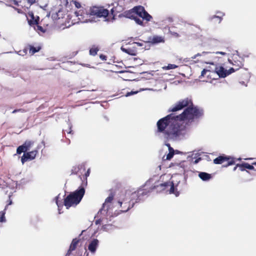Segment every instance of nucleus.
<instances>
[{"label":"nucleus","mask_w":256,"mask_h":256,"mask_svg":"<svg viewBox=\"0 0 256 256\" xmlns=\"http://www.w3.org/2000/svg\"><path fill=\"white\" fill-rule=\"evenodd\" d=\"M168 112L172 113L160 118L156 123V132L162 133L167 140L175 139L182 134L184 130L182 121H192L204 114L203 110L194 106L192 99L188 98L178 102Z\"/></svg>","instance_id":"f257e3e1"},{"label":"nucleus","mask_w":256,"mask_h":256,"mask_svg":"<svg viewBox=\"0 0 256 256\" xmlns=\"http://www.w3.org/2000/svg\"><path fill=\"white\" fill-rule=\"evenodd\" d=\"M85 194V189L84 186H81L74 192H70L64 200V204L59 202L58 196L56 198V204L58 208L62 207L64 205L67 209L71 206H76L82 200Z\"/></svg>","instance_id":"f03ea898"},{"label":"nucleus","mask_w":256,"mask_h":256,"mask_svg":"<svg viewBox=\"0 0 256 256\" xmlns=\"http://www.w3.org/2000/svg\"><path fill=\"white\" fill-rule=\"evenodd\" d=\"M84 11L82 10L75 12L76 16L81 22H86L89 14L98 18H106L109 14L108 10L103 7L93 6L90 8V14L84 12Z\"/></svg>","instance_id":"7ed1b4c3"},{"label":"nucleus","mask_w":256,"mask_h":256,"mask_svg":"<svg viewBox=\"0 0 256 256\" xmlns=\"http://www.w3.org/2000/svg\"><path fill=\"white\" fill-rule=\"evenodd\" d=\"M34 144V141L27 140L22 145L18 147L16 149V153L18 154H20L23 152H24L21 158L22 164H24L28 160H33L36 158L38 154V150H35L30 152H27L32 147Z\"/></svg>","instance_id":"20e7f679"},{"label":"nucleus","mask_w":256,"mask_h":256,"mask_svg":"<svg viewBox=\"0 0 256 256\" xmlns=\"http://www.w3.org/2000/svg\"><path fill=\"white\" fill-rule=\"evenodd\" d=\"M139 192H134L131 194L130 197L126 194H122L121 200L118 201V203L121 208L120 211L126 212L132 208L135 202H138Z\"/></svg>","instance_id":"39448f33"},{"label":"nucleus","mask_w":256,"mask_h":256,"mask_svg":"<svg viewBox=\"0 0 256 256\" xmlns=\"http://www.w3.org/2000/svg\"><path fill=\"white\" fill-rule=\"evenodd\" d=\"M225 162H227V164H224L223 166L224 167H228L230 166L235 164V158L223 154L218 156L214 160V163L215 164H223Z\"/></svg>","instance_id":"423d86ee"},{"label":"nucleus","mask_w":256,"mask_h":256,"mask_svg":"<svg viewBox=\"0 0 256 256\" xmlns=\"http://www.w3.org/2000/svg\"><path fill=\"white\" fill-rule=\"evenodd\" d=\"M135 11L136 16L142 18V20H145L148 22H150L152 18V16L148 14L145 10L144 8L141 6H136L133 8Z\"/></svg>","instance_id":"0eeeda50"},{"label":"nucleus","mask_w":256,"mask_h":256,"mask_svg":"<svg viewBox=\"0 0 256 256\" xmlns=\"http://www.w3.org/2000/svg\"><path fill=\"white\" fill-rule=\"evenodd\" d=\"M229 60L233 66L232 68L234 69V72L238 70L244 66V60L238 54H234L232 60Z\"/></svg>","instance_id":"6e6552de"},{"label":"nucleus","mask_w":256,"mask_h":256,"mask_svg":"<svg viewBox=\"0 0 256 256\" xmlns=\"http://www.w3.org/2000/svg\"><path fill=\"white\" fill-rule=\"evenodd\" d=\"M158 186L160 187L162 190H166L170 194H174L176 196L178 195V192H175L174 184L172 181H168L160 184L159 186Z\"/></svg>","instance_id":"1a4fd4ad"},{"label":"nucleus","mask_w":256,"mask_h":256,"mask_svg":"<svg viewBox=\"0 0 256 256\" xmlns=\"http://www.w3.org/2000/svg\"><path fill=\"white\" fill-rule=\"evenodd\" d=\"M214 71L219 77L225 78L230 74L234 72V69L232 68H230L227 70L223 66H218L215 68Z\"/></svg>","instance_id":"9d476101"},{"label":"nucleus","mask_w":256,"mask_h":256,"mask_svg":"<svg viewBox=\"0 0 256 256\" xmlns=\"http://www.w3.org/2000/svg\"><path fill=\"white\" fill-rule=\"evenodd\" d=\"M114 194L111 193L106 199L105 202L102 205V208L100 210V211H108V209L110 208L112 202L114 200Z\"/></svg>","instance_id":"9b49d317"},{"label":"nucleus","mask_w":256,"mask_h":256,"mask_svg":"<svg viewBox=\"0 0 256 256\" xmlns=\"http://www.w3.org/2000/svg\"><path fill=\"white\" fill-rule=\"evenodd\" d=\"M80 239L79 238H74L70 244V248L68 251L66 256L70 255L71 252L77 248L78 244L80 242Z\"/></svg>","instance_id":"f8f14e48"},{"label":"nucleus","mask_w":256,"mask_h":256,"mask_svg":"<svg viewBox=\"0 0 256 256\" xmlns=\"http://www.w3.org/2000/svg\"><path fill=\"white\" fill-rule=\"evenodd\" d=\"M98 240L97 239L92 240L88 246V250L92 254H94L98 246Z\"/></svg>","instance_id":"ddd939ff"},{"label":"nucleus","mask_w":256,"mask_h":256,"mask_svg":"<svg viewBox=\"0 0 256 256\" xmlns=\"http://www.w3.org/2000/svg\"><path fill=\"white\" fill-rule=\"evenodd\" d=\"M80 169H83V172H85L86 167L84 164H82L78 166H74L71 170L72 174H79Z\"/></svg>","instance_id":"4468645a"},{"label":"nucleus","mask_w":256,"mask_h":256,"mask_svg":"<svg viewBox=\"0 0 256 256\" xmlns=\"http://www.w3.org/2000/svg\"><path fill=\"white\" fill-rule=\"evenodd\" d=\"M43 22H44V19H42L40 22H38V24H36V26L35 27V29L38 32L44 33L47 30L48 28L44 26V24H43Z\"/></svg>","instance_id":"2eb2a0df"},{"label":"nucleus","mask_w":256,"mask_h":256,"mask_svg":"<svg viewBox=\"0 0 256 256\" xmlns=\"http://www.w3.org/2000/svg\"><path fill=\"white\" fill-rule=\"evenodd\" d=\"M27 46L29 50V53L30 55L34 54L35 53L39 52L42 48V47L40 46H34L30 44H28Z\"/></svg>","instance_id":"dca6fc26"},{"label":"nucleus","mask_w":256,"mask_h":256,"mask_svg":"<svg viewBox=\"0 0 256 256\" xmlns=\"http://www.w3.org/2000/svg\"><path fill=\"white\" fill-rule=\"evenodd\" d=\"M150 42L153 44H157L160 42H164V38L160 36H154L152 38H149Z\"/></svg>","instance_id":"f3484780"},{"label":"nucleus","mask_w":256,"mask_h":256,"mask_svg":"<svg viewBox=\"0 0 256 256\" xmlns=\"http://www.w3.org/2000/svg\"><path fill=\"white\" fill-rule=\"evenodd\" d=\"M30 19L28 20V23L30 26L38 24L39 17L35 18L33 14H30Z\"/></svg>","instance_id":"a211bd4d"},{"label":"nucleus","mask_w":256,"mask_h":256,"mask_svg":"<svg viewBox=\"0 0 256 256\" xmlns=\"http://www.w3.org/2000/svg\"><path fill=\"white\" fill-rule=\"evenodd\" d=\"M198 176L202 180L205 181L209 180L212 178V176L210 174L204 172H200Z\"/></svg>","instance_id":"6ab92c4d"},{"label":"nucleus","mask_w":256,"mask_h":256,"mask_svg":"<svg viewBox=\"0 0 256 256\" xmlns=\"http://www.w3.org/2000/svg\"><path fill=\"white\" fill-rule=\"evenodd\" d=\"M166 145L168 147L169 152L166 155V160H170L174 155V150L172 147H170V144H168Z\"/></svg>","instance_id":"aec40b11"},{"label":"nucleus","mask_w":256,"mask_h":256,"mask_svg":"<svg viewBox=\"0 0 256 256\" xmlns=\"http://www.w3.org/2000/svg\"><path fill=\"white\" fill-rule=\"evenodd\" d=\"M125 16L126 18L134 19L136 16V12L135 11L132 9L125 12Z\"/></svg>","instance_id":"412c9836"},{"label":"nucleus","mask_w":256,"mask_h":256,"mask_svg":"<svg viewBox=\"0 0 256 256\" xmlns=\"http://www.w3.org/2000/svg\"><path fill=\"white\" fill-rule=\"evenodd\" d=\"M122 50L123 52H125L126 53L128 54L132 55V56H136V52L134 50H132L130 48H124L122 47Z\"/></svg>","instance_id":"4be33fe9"},{"label":"nucleus","mask_w":256,"mask_h":256,"mask_svg":"<svg viewBox=\"0 0 256 256\" xmlns=\"http://www.w3.org/2000/svg\"><path fill=\"white\" fill-rule=\"evenodd\" d=\"M84 174L82 175V179L83 178L84 180H86V182L84 184H82L86 186L87 185V178L89 176L90 174V169L88 168L87 171L86 172H84Z\"/></svg>","instance_id":"5701e85b"},{"label":"nucleus","mask_w":256,"mask_h":256,"mask_svg":"<svg viewBox=\"0 0 256 256\" xmlns=\"http://www.w3.org/2000/svg\"><path fill=\"white\" fill-rule=\"evenodd\" d=\"M253 165L254 164H252V165H250L248 163L244 162V163L242 164L240 166L243 167H245V168H247V169L250 170H256V168L254 169V167Z\"/></svg>","instance_id":"b1692460"},{"label":"nucleus","mask_w":256,"mask_h":256,"mask_svg":"<svg viewBox=\"0 0 256 256\" xmlns=\"http://www.w3.org/2000/svg\"><path fill=\"white\" fill-rule=\"evenodd\" d=\"M211 73L210 70L204 69L201 72V75L200 76V78L201 77H204L205 76H206L208 78L210 76V74Z\"/></svg>","instance_id":"393cba45"},{"label":"nucleus","mask_w":256,"mask_h":256,"mask_svg":"<svg viewBox=\"0 0 256 256\" xmlns=\"http://www.w3.org/2000/svg\"><path fill=\"white\" fill-rule=\"evenodd\" d=\"M28 50V46H25V48L23 50H20L17 53L18 54H19L20 56H24L26 54Z\"/></svg>","instance_id":"a878e982"},{"label":"nucleus","mask_w":256,"mask_h":256,"mask_svg":"<svg viewBox=\"0 0 256 256\" xmlns=\"http://www.w3.org/2000/svg\"><path fill=\"white\" fill-rule=\"evenodd\" d=\"M178 66L174 64H168L167 66H164L162 68L164 70H169L171 69H174L178 68Z\"/></svg>","instance_id":"bb28decb"},{"label":"nucleus","mask_w":256,"mask_h":256,"mask_svg":"<svg viewBox=\"0 0 256 256\" xmlns=\"http://www.w3.org/2000/svg\"><path fill=\"white\" fill-rule=\"evenodd\" d=\"M98 49L96 47L92 48L90 50V54L92 56H94L97 54Z\"/></svg>","instance_id":"cd10ccee"},{"label":"nucleus","mask_w":256,"mask_h":256,"mask_svg":"<svg viewBox=\"0 0 256 256\" xmlns=\"http://www.w3.org/2000/svg\"><path fill=\"white\" fill-rule=\"evenodd\" d=\"M5 212L4 211H0V222H6V219L5 217Z\"/></svg>","instance_id":"c85d7f7f"},{"label":"nucleus","mask_w":256,"mask_h":256,"mask_svg":"<svg viewBox=\"0 0 256 256\" xmlns=\"http://www.w3.org/2000/svg\"><path fill=\"white\" fill-rule=\"evenodd\" d=\"M133 20H135V22H136V24H138L140 25H141V26H143L142 18L141 19L140 18L137 16H136L134 18Z\"/></svg>","instance_id":"c756f323"},{"label":"nucleus","mask_w":256,"mask_h":256,"mask_svg":"<svg viewBox=\"0 0 256 256\" xmlns=\"http://www.w3.org/2000/svg\"><path fill=\"white\" fill-rule=\"evenodd\" d=\"M72 126L70 124H68V129L63 130V132L64 134H66V132L68 134H73L72 130Z\"/></svg>","instance_id":"7c9ffc66"},{"label":"nucleus","mask_w":256,"mask_h":256,"mask_svg":"<svg viewBox=\"0 0 256 256\" xmlns=\"http://www.w3.org/2000/svg\"><path fill=\"white\" fill-rule=\"evenodd\" d=\"M26 110L22 108H20V109H16L14 110L12 112V114L16 113L17 112H24Z\"/></svg>","instance_id":"2f4dec72"},{"label":"nucleus","mask_w":256,"mask_h":256,"mask_svg":"<svg viewBox=\"0 0 256 256\" xmlns=\"http://www.w3.org/2000/svg\"><path fill=\"white\" fill-rule=\"evenodd\" d=\"M240 165H241V164H237V166H238L240 168V169L241 171L244 170H246L245 167H243V166H241Z\"/></svg>","instance_id":"473e14b6"},{"label":"nucleus","mask_w":256,"mask_h":256,"mask_svg":"<svg viewBox=\"0 0 256 256\" xmlns=\"http://www.w3.org/2000/svg\"><path fill=\"white\" fill-rule=\"evenodd\" d=\"M74 4H75L76 7L77 8H80L81 6L80 4L77 2H74Z\"/></svg>","instance_id":"72a5a7b5"},{"label":"nucleus","mask_w":256,"mask_h":256,"mask_svg":"<svg viewBox=\"0 0 256 256\" xmlns=\"http://www.w3.org/2000/svg\"><path fill=\"white\" fill-rule=\"evenodd\" d=\"M27 2L30 5H32L35 3L36 0H27Z\"/></svg>","instance_id":"f704fd0d"},{"label":"nucleus","mask_w":256,"mask_h":256,"mask_svg":"<svg viewBox=\"0 0 256 256\" xmlns=\"http://www.w3.org/2000/svg\"><path fill=\"white\" fill-rule=\"evenodd\" d=\"M84 172H83V169H80L79 176H80V179H82V177L81 176V175H82Z\"/></svg>","instance_id":"c9c22d12"},{"label":"nucleus","mask_w":256,"mask_h":256,"mask_svg":"<svg viewBox=\"0 0 256 256\" xmlns=\"http://www.w3.org/2000/svg\"><path fill=\"white\" fill-rule=\"evenodd\" d=\"M136 93H137V92H128L126 94V96H128L131 94H136Z\"/></svg>","instance_id":"e433bc0d"},{"label":"nucleus","mask_w":256,"mask_h":256,"mask_svg":"<svg viewBox=\"0 0 256 256\" xmlns=\"http://www.w3.org/2000/svg\"><path fill=\"white\" fill-rule=\"evenodd\" d=\"M100 57L102 60H106V56H104V55L101 54Z\"/></svg>","instance_id":"4c0bfd02"},{"label":"nucleus","mask_w":256,"mask_h":256,"mask_svg":"<svg viewBox=\"0 0 256 256\" xmlns=\"http://www.w3.org/2000/svg\"><path fill=\"white\" fill-rule=\"evenodd\" d=\"M202 55V54H200V53H198L197 54H196L194 55V56H192V58H196V57H197V56H201Z\"/></svg>","instance_id":"58836bf2"},{"label":"nucleus","mask_w":256,"mask_h":256,"mask_svg":"<svg viewBox=\"0 0 256 256\" xmlns=\"http://www.w3.org/2000/svg\"><path fill=\"white\" fill-rule=\"evenodd\" d=\"M216 54H221L222 55H223V56H224L226 54V53L224 52H216Z\"/></svg>","instance_id":"ea45409f"},{"label":"nucleus","mask_w":256,"mask_h":256,"mask_svg":"<svg viewBox=\"0 0 256 256\" xmlns=\"http://www.w3.org/2000/svg\"><path fill=\"white\" fill-rule=\"evenodd\" d=\"M44 24V26L47 28V27L48 26V24H46V22H45V20L44 19V22H43V24Z\"/></svg>","instance_id":"a19ab883"},{"label":"nucleus","mask_w":256,"mask_h":256,"mask_svg":"<svg viewBox=\"0 0 256 256\" xmlns=\"http://www.w3.org/2000/svg\"><path fill=\"white\" fill-rule=\"evenodd\" d=\"M14 4L15 5H16V6H18V2H16V0H14Z\"/></svg>","instance_id":"79ce46f5"},{"label":"nucleus","mask_w":256,"mask_h":256,"mask_svg":"<svg viewBox=\"0 0 256 256\" xmlns=\"http://www.w3.org/2000/svg\"><path fill=\"white\" fill-rule=\"evenodd\" d=\"M238 167V166H237V164H236V166L234 168V170H236Z\"/></svg>","instance_id":"37998d69"},{"label":"nucleus","mask_w":256,"mask_h":256,"mask_svg":"<svg viewBox=\"0 0 256 256\" xmlns=\"http://www.w3.org/2000/svg\"><path fill=\"white\" fill-rule=\"evenodd\" d=\"M198 162V160H196L194 162H195V163H197V162Z\"/></svg>","instance_id":"c03bdc74"},{"label":"nucleus","mask_w":256,"mask_h":256,"mask_svg":"<svg viewBox=\"0 0 256 256\" xmlns=\"http://www.w3.org/2000/svg\"><path fill=\"white\" fill-rule=\"evenodd\" d=\"M86 256H88V252H86L84 253V254H86Z\"/></svg>","instance_id":"a18cd8bd"},{"label":"nucleus","mask_w":256,"mask_h":256,"mask_svg":"<svg viewBox=\"0 0 256 256\" xmlns=\"http://www.w3.org/2000/svg\"><path fill=\"white\" fill-rule=\"evenodd\" d=\"M138 44L140 46H142V44H140V43H138Z\"/></svg>","instance_id":"49530a36"},{"label":"nucleus","mask_w":256,"mask_h":256,"mask_svg":"<svg viewBox=\"0 0 256 256\" xmlns=\"http://www.w3.org/2000/svg\"><path fill=\"white\" fill-rule=\"evenodd\" d=\"M170 22H172V18H170Z\"/></svg>","instance_id":"de8ad7c7"},{"label":"nucleus","mask_w":256,"mask_h":256,"mask_svg":"<svg viewBox=\"0 0 256 256\" xmlns=\"http://www.w3.org/2000/svg\"><path fill=\"white\" fill-rule=\"evenodd\" d=\"M206 52H202V54H206Z\"/></svg>","instance_id":"09e8293b"},{"label":"nucleus","mask_w":256,"mask_h":256,"mask_svg":"<svg viewBox=\"0 0 256 256\" xmlns=\"http://www.w3.org/2000/svg\"><path fill=\"white\" fill-rule=\"evenodd\" d=\"M12 202V201H10V203L8 204H11Z\"/></svg>","instance_id":"8fccbe9b"},{"label":"nucleus","mask_w":256,"mask_h":256,"mask_svg":"<svg viewBox=\"0 0 256 256\" xmlns=\"http://www.w3.org/2000/svg\"><path fill=\"white\" fill-rule=\"evenodd\" d=\"M111 11L112 12H114L113 9H112Z\"/></svg>","instance_id":"3c124183"},{"label":"nucleus","mask_w":256,"mask_h":256,"mask_svg":"<svg viewBox=\"0 0 256 256\" xmlns=\"http://www.w3.org/2000/svg\"><path fill=\"white\" fill-rule=\"evenodd\" d=\"M227 164V162H225L224 164Z\"/></svg>","instance_id":"603ef678"}]
</instances>
